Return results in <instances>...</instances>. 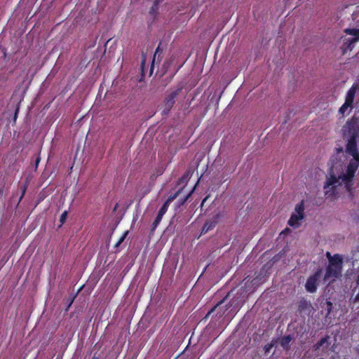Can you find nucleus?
<instances>
[{"label":"nucleus","mask_w":359,"mask_h":359,"mask_svg":"<svg viewBox=\"0 0 359 359\" xmlns=\"http://www.w3.org/2000/svg\"><path fill=\"white\" fill-rule=\"evenodd\" d=\"M359 166V160L353 158L348 164L346 173H341L338 177L335 175L333 168L330 169L328 176L324 183L323 189L325 196L333 201L337 196V188L343 182L348 191H351L353 186V180Z\"/></svg>","instance_id":"obj_1"},{"label":"nucleus","mask_w":359,"mask_h":359,"mask_svg":"<svg viewBox=\"0 0 359 359\" xmlns=\"http://www.w3.org/2000/svg\"><path fill=\"white\" fill-rule=\"evenodd\" d=\"M344 32L353 37H341L343 43L341 46V50L343 55L346 54L348 50H351L355 43L359 41V29L347 28Z\"/></svg>","instance_id":"obj_2"},{"label":"nucleus","mask_w":359,"mask_h":359,"mask_svg":"<svg viewBox=\"0 0 359 359\" xmlns=\"http://www.w3.org/2000/svg\"><path fill=\"white\" fill-rule=\"evenodd\" d=\"M351 136L348 140L346 150V153L353 156L355 160H359V140H358V130L353 129L350 130Z\"/></svg>","instance_id":"obj_3"},{"label":"nucleus","mask_w":359,"mask_h":359,"mask_svg":"<svg viewBox=\"0 0 359 359\" xmlns=\"http://www.w3.org/2000/svg\"><path fill=\"white\" fill-rule=\"evenodd\" d=\"M322 269H317L313 274L311 275L306 280L305 284V289L309 293H314L316 292L319 285V280L321 277Z\"/></svg>","instance_id":"obj_4"},{"label":"nucleus","mask_w":359,"mask_h":359,"mask_svg":"<svg viewBox=\"0 0 359 359\" xmlns=\"http://www.w3.org/2000/svg\"><path fill=\"white\" fill-rule=\"evenodd\" d=\"M182 90V88H178L177 89L172 91L163 100V109L162 111V114L163 115H167L169 114L170 111L174 106L175 103V98L178 96Z\"/></svg>","instance_id":"obj_5"},{"label":"nucleus","mask_w":359,"mask_h":359,"mask_svg":"<svg viewBox=\"0 0 359 359\" xmlns=\"http://www.w3.org/2000/svg\"><path fill=\"white\" fill-rule=\"evenodd\" d=\"M330 337L329 335L325 336L313 346V351L316 352L318 355H323L327 353L329 348V346L330 345Z\"/></svg>","instance_id":"obj_6"},{"label":"nucleus","mask_w":359,"mask_h":359,"mask_svg":"<svg viewBox=\"0 0 359 359\" xmlns=\"http://www.w3.org/2000/svg\"><path fill=\"white\" fill-rule=\"evenodd\" d=\"M342 268L337 266L327 265L323 280L327 282L330 278H332V280L341 276Z\"/></svg>","instance_id":"obj_7"},{"label":"nucleus","mask_w":359,"mask_h":359,"mask_svg":"<svg viewBox=\"0 0 359 359\" xmlns=\"http://www.w3.org/2000/svg\"><path fill=\"white\" fill-rule=\"evenodd\" d=\"M222 217V215L221 214V212H218L215 214L211 219H208L205 222L202 228L201 233L205 234L208 233L209 231L213 229L215 227L216 224L219 222Z\"/></svg>","instance_id":"obj_8"},{"label":"nucleus","mask_w":359,"mask_h":359,"mask_svg":"<svg viewBox=\"0 0 359 359\" xmlns=\"http://www.w3.org/2000/svg\"><path fill=\"white\" fill-rule=\"evenodd\" d=\"M304 205L302 201L295 207L296 214L293 213V229H297L299 226V221L304 218Z\"/></svg>","instance_id":"obj_9"},{"label":"nucleus","mask_w":359,"mask_h":359,"mask_svg":"<svg viewBox=\"0 0 359 359\" xmlns=\"http://www.w3.org/2000/svg\"><path fill=\"white\" fill-rule=\"evenodd\" d=\"M312 310V305L310 301L302 297L298 302V312L302 314L309 315Z\"/></svg>","instance_id":"obj_10"},{"label":"nucleus","mask_w":359,"mask_h":359,"mask_svg":"<svg viewBox=\"0 0 359 359\" xmlns=\"http://www.w3.org/2000/svg\"><path fill=\"white\" fill-rule=\"evenodd\" d=\"M179 193H180V191H177L174 194H172L170 196H168V198L166 199V201L164 202V203L160 208V210L158 212V215L163 217V215L167 212L170 204L177 197Z\"/></svg>","instance_id":"obj_11"},{"label":"nucleus","mask_w":359,"mask_h":359,"mask_svg":"<svg viewBox=\"0 0 359 359\" xmlns=\"http://www.w3.org/2000/svg\"><path fill=\"white\" fill-rule=\"evenodd\" d=\"M283 349L288 350L290 348V343L292 341V335L288 334L276 340Z\"/></svg>","instance_id":"obj_12"},{"label":"nucleus","mask_w":359,"mask_h":359,"mask_svg":"<svg viewBox=\"0 0 359 359\" xmlns=\"http://www.w3.org/2000/svg\"><path fill=\"white\" fill-rule=\"evenodd\" d=\"M343 260L339 254H335L333 257H330L328 265L337 266L342 268Z\"/></svg>","instance_id":"obj_13"},{"label":"nucleus","mask_w":359,"mask_h":359,"mask_svg":"<svg viewBox=\"0 0 359 359\" xmlns=\"http://www.w3.org/2000/svg\"><path fill=\"white\" fill-rule=\"evenodd\" d=\"M355 94V89L353 87H352L351 89H349L346 96L345 102L347 103V104H349L352 106Z\"/></svg>","instance_id":"obj_14"},{"label":"nucleus","mask_w":359,"mask_h":359,"mask_svg":"<svg viewBox=\"0 0 359 359\" xmlns=\"http://www.w3.org/2000/svg\"><path fill=\"white\" fill-rule=\"evenodd\" d=\"M162 218H163V216H161L158 214L157 215L154 221L152 223L151 231H155V229L157 228V226L160 224L161 221L162 220Z\"/></svg>","instance_id":"obj_15"},{"label":"nucleus","mask_w":359,"mask_h":359,"mask_svg":"<svg viewBox=\"0 0 359 359\" xmlns=\"http://www.w3.org/2000/svg\"><path fill=\"white\" fill-rule=\"evenodd\" d=\"M278 344V341H274L273 340L270 344H267L266 345H265L264 349L266 353H269L270 352L271 349L274 346H276Z\"/></svg>","instance_id":"obj_16"},{"label":"nucleus","mask_w":359,"mask_h":359,"mask_svg":"<svg viewBox=\"0 0 359 359\" xmlns=\"http://www.w3.org/2000/svg\"><path fill=\"white\" fill-rule=\"evenodd\" d=\"M333 309V304L330 301H326V316H329Z\"/></svg>","instance_id":"obj_17"},{"label":"nucleus","mask_w":359,"mask_h":359,"mask_svg":"<svg viewBox=\"0 0 359 359\" xmlns=\"http://www.w3.org/2000/svg\"><path fill=\"white\" fill-rule=\"evenodd\" d=\"M161 44V43H159V45L158 46V47L156 49L155 53L154 55L153 62L155 60V58L156 57H159L161 56V55H162V53H163V50L161 49V48H160Z\"/></svg>","instance_id":"obj_18"},{"label":"nucleus","mask_w":359,"mask_h":359,"mask_svg":"<svg viewBox=\"0 0 359 359\" xmlns=\"http://www.w3.org/2000/svg\"><path fill=\"white\" fill-rule=\"evenodd\" d=\"M352 106L349 104H347V103L344 102L343 105L339 108V113L341 114H344L348 107H351Z\"/></svg>","instance_id":"obj_19"},{"label":"nucleus","mask_w":359,"mask_h":359,"mask_svg":"<svg viewBox=\"0 0 359 359\" xmlns=\"http://www.w3.org/2000/svg\"><path fill=\"white\" fill-rule=\"evenodd\" d=\"M19 110H20V104H18L16 106V109L15 110L14 116H13V124H15V122H16V120H17L18 116V113H19Z\"/></svg>","instance_id":"obj_20"},{"label":"nucleus","mask_w":359,"mask_h":359,"mask_svg":"<svg viewBox=\"0 0 359 359\" xmlns=\"http://www.w3.org/2000/svg\"><path fill=\"white\" fill-rule=\"evenodd\" d=\"M128 232H126L118 241V242L116 243L115 246L118 247L125 240L126 236L127 235Z\"/></svg>","instance_id":"obj_21"},{"label":"nucleus","mask_w":359,"mask_h":359,"mask_svg":"<svg viewBox=\"0 0 359 359\" xmlns=\"http://www.w3.org/2000/svg\"><path fill=\"white\" fill-rule=\"evenodd\" d=\"M27 189V184H25L23 187H21L22 193H21V196H20V199H19V202L23 198V197H24V196L25 194Z\"/></svg>","instance_id":"obj_22"},{"label":"nucleus","mask_w":359,"mask_h":359,"mask_svg":"<svg viewBox=\"0 0 359 359\" xmlns=\"http://www.w3.org/2000/svg\"><path fill=\"white\" fill-rule=\"evenodd\" d=\"M67 211H65L64 212L62 213L60 218V221L62 224H63L65 222V220L67 219Z\"/></svg>","instance_id":"obj_23"},{"label":"nucleus","mask_w":359,"mask_h":359,"mask_svg":"<svg viewBox=\"0 0 359 359\" xmlns=\"http://www.w3.org/2000/svg\"><path fill=\"white\" fill-rule=\"evenodd\" d=\"M226 297H225V298H224L223 299H222V300H221V301H220V302H219V303H218V304H217L214 308H212V309H211V310L208 313V315H207V316L210 315V313H211L215 310V309L217 306H219V305L222 304L224 302V300H225V299H226Z\"/></svg>","instance_id":"obj_24"},{"label":"nucleus","mask_w":359,"mask_h":359,"mask_svg":"<svg viewBox=\"0 0 359 359\" xmlns=\"http://www.w3.org/2000/svg\"><path fill=\"white\" fill-rule=\"evenodd\" d=\"M191 195V194H188L187 196H185L180 202V205H183L188 199L189 196Z\"/></svg>","instance_id":"obj_25"},{"label":"nucleus","mask_w":359,"mask_h":359,"mask_svg":"<svg viewBox=\"0 0 359 359\" xmlns=\"http://www.w3.org/2000/svg\"><path fill=\"white\" fill-rule=\"evenodd\" d=\"M158 4V0H155V1H154V5H153V6H152V8H151V13L153 11H154V9H155L156 8H157Z\"/></svg>","instance_id":"obj_26"},{"label":"nucleus","mask_w":359,"mask_h":359,"mask_svg":"<svg viewBox=\"0 0 359 359\" xmlns=\"http://www.w3.org/2000/svg\"><path fill=\"white\" fill-rule=\"evenodd\" d=\"M74 299V297H73V298L72 299V300L70 301V302H69V305L67 306V309H66V311H68V309H69V307L71 306L72 304L73 303Z\"/></svg>","instance_id":"obj_27"},{"label":"nucleus","mask_w":359,"mask_h":359,"mask_svg":"<svg viewBox=\"0 0 359 359\" xmlns=\"http://www.w3.org/2000/svg\"><path fill=\"white\" fill-rule=\"evenodd\" d=\"M292 216L288 219L287 220V224L290 226H292Z\"/></svg>","instance_id":"obj_28"},{"label":"nucleus","mask_w":359,"mask_h":359,"mask_svg":"<svg viewBox=\"0 0 359 359\" xmlns=\"http://www.w3.org/2000/svg\"><path fill=\"white\" fill-rule=\"evenodd\" d=\"M39 161H40V158L38 157L36 160V162H35V164H36V167L38 166L39 163Z\"/></svg>","instance_id":"obj_29"},{"label":"nucleus","mask_w":359,"mask_h":359,"mask_svg":"<svg viewBox=\"0 0 359 359\" xmlns=\"http://www.w3.org/2000/svg\"><path fill=\"white\" fill-rule=\"evenodd\" d=\"M326 256H327V259H328V261L330 260V257H332V256L331 255L330 252H327L326 253Z\"/></svg>","instance_id":"obj_30"},{"label":"nucleus","mask_w":359,"mask_h":359,"mask_svg":"<svg viewBox=\"0 0 359 359\" xmlns=\"http://www.w3.org/2000/svg\"><path fill=\"white\" fill-rule=\"evenodd\" d=\"M289 231V229H287V228L285 231H282V232L280 233V236H281V235L284 234V233H285V231Z\"/></svg>","instance_id":"obj_31"},{"label":"nucleus","mask_w":359,"mask_h":359,"mask_svg":"<svg viewBox=\"0 0 359 359\" xmlns=\"http://www.w3.org/2000/svg\"><path fill=\"white\" fill-rule=\"evenodd\" d=\"M3 192H4L3 189H0V196H1V195H3Z\"/></svg>","instance_id":"obj_32"},{"label":"nucleus","mask_w":359,"mask_h":359,"mask_svg":"<svg viewBox=\"0 0 359 359\" xmlns=\"http://www.w3.org/2000/svg\"><path fill=\"white\" fill-rule=\"evenodd\" d=\"M92 359H98V357L96 356L95 355H94L93 357L92 358Z\"/></svg>","instance_id":"obj_33"},{"label":"nucleus","mask_w":359,"mask_h":359,"mask_svg":"<svg viewBox=\"0 0 359 359\" xmlns=\"http://www.w3.org/2000/svg\"><path fill=\"white\" fill-rule=\"evenodd\" d=\"M355 299H359V292H358V294L356 295Z\"/></svg>","instance_id":"obj_34"},{"label":"nucleus","mask_w":359,"mask_h":359,"mask_svg":"<svg viewBox=\"0 0 359 359\" xmlns=\"http://www.w3.org/2000/svg\"><path fill=\"white\" fill-rule=\"evenodd\" d=\"M286 1V3L287 2L288 0H285Z\"/></svg>","instance_id":"obj_35"}]
</instances>
